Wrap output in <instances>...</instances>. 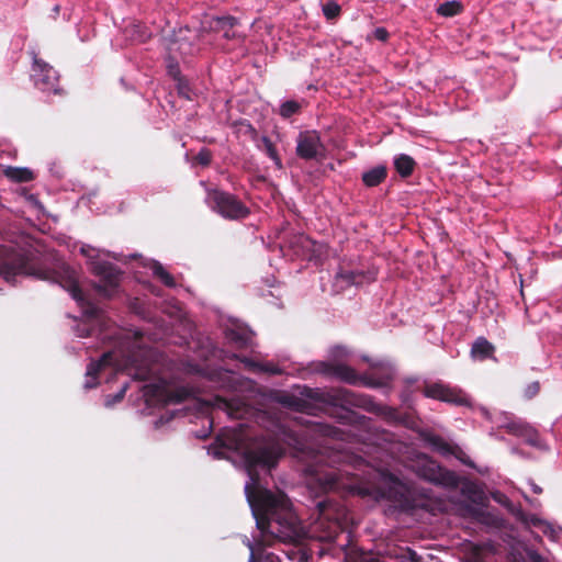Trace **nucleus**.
Wrapping results in <instances>:
<instances>
[{"label": "nucleus", "mask_w": 562, "mask_h": 562, "mask_svg": "<svg viewBox=\"0 0 562 562\" xmlns=\"http://www.w3.org/2000/svg\"><path fill=\"white\" fill-rule=\"evenodd\" d=\"M387 177V168L384 165L375 166L362 173L361 180L368 188L378 187L385 181Z\"/></svg>", "instance_id": "obj_25"}, {"label": "nucleus", "mask_w": 562, "mask_h": 562, "mask_svg": "<svg viewBox=\"0 0 562 562\" xmlns=\"http://www.w3.org/2000/svg\"><path fill=\"white\" fill-rule=\"evenodd\" d=\"M424 441L431 447V449L441 456L448 457L453 450L461 453V448L458 445L447 442L442 437L435 434H425Z\"/></svg>", "instance_id": "obj_22"}, {"label": "nucleus", "mask_w": 562, "mask_h": 562, "mask_svg": "<svg viewBox=\"0 0 562 562\" xmlns=\"http://www.w3.org/2000/svg\"><path fill=\"white\" fill-rule=\"evenodd\" d=\"M307 530L308 529H277L278 532L274 533L271 529H257V535L252 536V541L248 540L247 546L252 555L255 551L270 547L276 541L295 544L301 543V541L307 537Z\"/></svg>", "instance_id": "obj_9"}, {"label": "nucleus", "mask_w": 562, "mask_h": 562, "mask_svg": "<svg viewBox=\"0 0 562 562\" xmlns=\"http://www.w3.org/2000/svg\"><path fill=\"white\" fill-rule=\"evenodd\" d=\"M413 469L417 476L436 485L446 487H459L460 485V477L454 472L441 468L426 456L418 457Z\"/></svg>", "instance_id": "obj_8"}, {"label": "nucleus", "mask_w": 562, "mask_h": 562, "mask_svg": "<svg viewBox=\"0 0 562 562\" xmlns=\"http://www.w3.org/2000/svg\"><path fill=\"white\" fill-rule=\"evenodd\" d=\"M154 277L158 278L166 286L175 288V278L162 267L159 261H154L150 266Z\"/></svg>", "instance_id": "obj_31"}, {"label": "nucleus", "mask_w": 562, "mask_h": 562, "mask_svg": "<svg viewBox=\"0 0 562 562\" xmlns=\"http://www.w3.org/2000/svg\"><path fill=\"white\" fill-rule=\"evenodd\" d=\"M257 148L263 151L274 164L277 169L283 168L282 159L277 150L276 145L268 136H261L257 144Z\"/></svg>", "instance_id": "obj_27"}, {"label": "nucleus", "mask_w": 562, "mask_h": 562, "mask_svg": "<svg viewBox=\"0 0 562 562\" xmlns=\"http://www.w3.org/2000/svg\"><path fill=\"white\" fill-rule=\"evenodd\" d=\"M90 272L98 279L92 283L94 291L104 299H112L120 292L123 271L106 260H91Z\"/></svg>", "instance_id": "obj_7"}, {"label": "nucleus", "mask_w": 562, "mask_h": 562, "mask_svg": "<svg viewBox=\"0 0 562 562\" xmlns=\"http://www.w3.org/2000/svg\"><path fill=\"white\" fill-rule=\"evenodd\" d=\"M192 396V390L186 386H179L167 392L166 402L180 404Z\"/></svg>", "instance_id": "obj_32"}, {"label": "nucleus", "mask_w": 562, "mask_h": 562, "mask_svg": "<svg viewBox=\"0 0 562 562\" xmlns=\"http://www.w3.org/2000/svg\"><path fill=\"white\" fill-rule=\"evenodd\" d=\"M238 24V19L233 15L215 16L210 23V29L214 32H223L226 40H233L236 37L234 27Z\"/></svg>", "instance_id": "obj_21"}, {"label": "nucleus", "mask_w": 562, "mask_h": 562, "mask_svg": "<svg viewBox=\"0 0 562 562\" xmlns=\"http://www.w3.org/2000/svg\"><path fill=\"white\" fill-rule=\"evenodd\" d=\"M509 537L514 540L513 543H509L513 562H547L544 558L529 548L524 541L515 540V537L512 535Z\"/></svg>", "instance_id": "obj_18"}, {"label": "nucleus", "mask_w": 562, "mask_h": 562, "mask_svg": "<svg viewBox=\"0 0 562 562\" xmlns=\"http://www.w3.org/2000/svg\"><path fill=\"white\" fill-rule=\"evenodd\" d=\"M285 246L293 251V255L302 259H312L315 252V241L303 233L291 234Z\"/></svg>", "instance_id": "obj_15"}, {"label": "nucleus", "mask_w": 562, "mask_h": 562, "mask_svg": "<svg viewBox=\"0 0 562 562\" xmlns=\"http://www.w3.org/2000/svg\"><path fill=\"white\" fill-rule=\"evenodd\" d=\"M451 504L442 499H432L430 497H424L419 501H415L412 504V510H422L425 514L436 517L438 514H445L448 512Z\"/></svg>", "instance_id": "obj_20"}, {"label": "nucleus", "mask_w": 562, "mask_h": 562, "mask_svg": "<svg viewBox=\"0 0 562 562\" xmlns=\"http://www.w3.org/2000/svg\"><path fill=\"white\" fill-rule=\"evenodd\" d=\"M81 252H82L83 255H87V251H86V249H85V248H81Z\"/></svg>", "instance_id": "obj_55"}, {"label": "nucleus", "mask_w": 562, "mask_h": 562, "mask_svg": "<svg viewBox=\"0 0 562 562\" xmlns=\"http://www.w3.org/2000/svg\"><path fill=\"white\" fill-rule=\"evenodd\" d=\"M312 486L316 490V493L337 492L344 496L370 495V490L359 485L358 477L356 475L334 468L317 473L312 481Z\"/></svg>", "instance_id": "obj_5"}, {"label": "nucleus", "mask_w": 562, "mask_h": 562, "mask_svg": "<svg viewBox=\"0 0 562 562\" xmlns=\"http://www.w3.org/2000/svg\"><path fill=\"white\" fill-rule=\"evenodd\" d=\"M175 81L177 82L178 94L187 100H192V89L189 81L183 76Z\"/></svg>", "instance_id": "obj_37"}, {"label": "nucleus", "mask_w": 562, "mask_h": 562, "mask_svg": "<svg viewBox=\"0 0 562 562\" xmlns=\"http://www.w3.org/2000/svg\"><path fill=\"white\" fill-rule=\"evenodd\" d=\"M114 359L113 351L104 352L98 361H91L87 367V381L85 383L86 389H93L98 385V374L99 372L112 364Z\"/></svg>", "instance_id": "obj_19"}, {"label": "nucleus", "mask_w": 562, "mask_h": 562, "mask_svg": "<svg viewBox=\"0 0 562 562\" xmlns=\"http://www.w3.org/2000/svg\"><path fill=\"white\" fill-rule=\"evenodd\" d=\"M34 86L43 92H52L58 94L59 88V75L58 72L46 61L38 57H34L31 75Z\"/></svg>", "instance_id": "obj_11"}, {"label": "nucleus", "mask_w": 562, "mask_h": 562, "mask_svg": "<svg viewBox=\"0 0 562 562\" xmlns=\"http://www.w3.org/2000/svg\"><path fill=\"white\" fill-rule=\"evenodd\" d=\"M336 364L329 363V362H318L316 364V371L324 374V375H334Z\"/></svg>", "instance_id": "obj_43"}, {"label": "nucleus", "mask_w": 562, "mask_h": 562, "mask_svg": "<svg viewBox=\"0 0 562 562\" xmlns=\"http://www.w3.org/2000/svg\"><path fill=\"white\" fill-rule=\"evenodd\" d=\"M133 338L134 342L139 341L143 338V333L140 330H134L131 334H126L124 336L119 337V346H124L131 342V339Z\"/></svg>", "instance_id": "obj_42"}, {"label": "nucleus", "mask_w": 562, "mask_h": 562, "mask_svg": "<svg viewBox=\"0 0 562 562\" xmlns=\"http://www.w3.org/2000/svg\"><path fill=\"white\" fill-rule=\"evenodd\" d=\"M374 37L378 41L385 42L389 38V32L384 27H376L374 30Z\"/></svg>", "instance_id": "obj_47"}, {"label": "nucleus", "mask_w": 562, "mask_h": 562, "mask_svg": "<svg viewBox=\"0 0 562 562\" xmlns=\"http://www.w3.org/2000/svg\"><path fill=\"white\" fill-rule=\"evenodd\" d=\"M245 126H246L245 134L249 135L254 142H259L260 137H259L257 130L250 123L245 124Z\"/></svg>", "instance_id": "obj_45"}, {"label": "nucleus", "mask_w": 562, "mask_h": 562, "mask_svg": "<svg viewBox=\"0 0 562 562\" xmlns=\"http://www.w3.org/2000/svg\"><path fill=\"white\" fill-rule=\"evenodd\" d=\"M425 397L441 401L457 406H469L470 400L467 394L457 387H451L441 382L425 384L422 390Z\"/></svg>", "instance_id": "obj_12"}, {"label": "nucleus", "mask_w": 562, "mask_h": 562, "mask_svg": "<svg viewBox=\"0 0 562 562\" xmlns=\"http://www.w3.org/2000/svg\"><path fill=\"white\" fill-rule=\"evenodd\" d=\"M167 72L173 80L182 77L178 61L171 56L167 58Z\"/></svg>", "instance_id": "obj_39"}, {"label": "nucleus", "mask_w": 562, "mask_h": 562, "mask_svg": "<svg viewBox=\"0 0 562 562\" xmlns=\"http://www.w3.org/2000/svg\"><path fill=\"white\" fill-rule=\"evenodd\" d=\"M243 362L246 363V366L254 372H263L272 375H278L282 373L280 367L272 362L261 363L247 358H245Z\"/></svg>", "instance_id": "obj_30"}, {"label": "nucleus", "mask_w": 562, "mask_h": 562, "mask_svg": "<svg viewBox=\"0 0 562 562\" xmlns=\"http://www.w3.org/2000/svg\"><path fill=\"white\" fill-rule=\"evenodd\" d=\"M378 270L369 268L367 270H340L336 274V282H342L345 285H363L375 280Z\"/></svg>", "instance_id": "obj_16"}, {"label": "nucleus", "mask_w": 562, "mask_h": 562, "mask_svg": "<svg viewBox=\"0 0 562 562\" xmlns=\"http://www.w3.org/2000/svg\"><path fill=\"white\" fill-rule=\"evenodd\" d=\"M126 387H123L120 393L116 394L115 400L121 401L125 395Z\"/></svg>", "instance_id": "obj_51"}, {"label": "nucleus", "mask_w": 562, "mask_h": 562, "mask_svg": "<svg viewBox=\"0 0 562 562\" xmlns=\"http://www.w3.org/2000/svg\"><path fill=\"white\" fill-rule=\"evenodd\" d=\"M416 161L413 157L406 154H400L394 158V168L402 178H408L413 175L416 168Z\"/></svg>", "instance_id": "obj_26"}, {"label": "nucleus", "mask_w": 562, "mask_h": 562, "mask_svg": "<svg viewBox=\"0 0 562 562\" xmlns=\"http://www.w3.org/2000/svg\"><path fill=\"white\" fill-rule=\"evenodd\" d=\"M217 401L221 402L226 409H228V411L233 409L232 404L227 400L217 397Z\"/></svg>", "instance_id": "obj_49"}, {"label": "nucleus", "mask_w": 562, "mask_h": 562, "mask_svg": "<svg viewBox=\"0 0 562 562\" xmlns=\"http://www.w3.org/2000/svg\"><path fill=\"white\" fill-rule=\"evenodd\" d=\"M226 336L231 341L237 344L239 347H245L249 340V337L246 333H240L234 329L228 330Z\"/></svg>", "instance_id": "obj_38"}, {"label": "nucleus", "mask_w": 562, "mask_h": 562, "mask_svg": "<svg viewBox=\"0 0 562 562\" xmlns=\"http://www.w3.org/2000/svg\"><path fill=\"white\" fill-rule=\"evenodd\" d=\"M299 394L305 400L313 402L341 407H361L369 411L372 401L367 395L356 394L355 392L345 387H330V389H312L308 386H297Z\"/></svg>", "instance_id": "obj_4"}, {"label": "nucleus", "mask_w": 562, "mask_h": 562, "mask_svg": "<svg viewBox=\"0 0 562 562\" xmlns=\"http://www.w3.org/2000/svg\"><path fill=\"white\" fill-rule=\"evenodd\" d=\"M495 346L485 337H477L471 347V357L474 360L484 361L494 359Z\"/></svg>", "instance_id": "obj_23"}, {"label": "nucleus", "mask_w": 562, "mask_h": 562, "mask_svg": "<svg viewBox=\"0 0 562 562\" xmlns=\"http://www.w3.org/2000/svg\"><path fill=\"white\" fill-rule=\"evenodd\" d=\"M450 456L456 457L458 460H460L463 464H467L469 467H472L473 464L470 462L468 454L461 449V453L457 452V450L450 453Z\"/></svg>", "instance_id": "obj_46"}, {"label": "nucleus", "mask_w": 562, "mask_h": 562, "mask_svg": "<svg viewBox=\"0 0 562 562\" xmlns=\"http://www.w3.org/2000/svg\"><path fill=\"white\" fill-rule=\"evenodd\" d=\"M530 485H531L533 493H536V494L542 493V488L540 486H538L536 483L531 482Z\"/></svg>", "instance_id": "obj_50"}, {"label": "nucleus", "mask_w": 562, "mask_h": 562, "mask_svg": "<svg viewBox=\"0 0 562 562\" xmlns=\"http://www.w3.org/2000/svg\"><path fill=\"white\" fill-rule=\"evenodd\" d=\"M12 262V269L15 271H26L30 277L40 280L50 281L59 284L64 290L69 292L71 297L83 308L85 314L90 318H99L101 310L90 302L79 285L78 273L69 265L61 262L55 268L48 269L42 267L38 262H29L23 257H15Z\"/></svg>", "instance_id": "obj_2"}, {"label": "nucleus", "mask_w": 562, "mask_h": 562, "mask_svg": "<svg viewBox=\"0 0 562 562\" xmlns=\"http://www.w3.org/2000/svg\"><path fill=\"white\" fill-rule=\"evenodd\" d=\"M212 151L209 148H202L196 156L194 157V160L198 165L202 167H207L212 162Z\"/></svg>", "instance_id": "obj_40"}, {"label": "nucleus", "mask_w": 562, "mask_h": 562, "mask_svg": "<svg viewBox=\"0 0 562 562\" xmlns=\"http://www.w3.org/2000/svg\"><path fill=\"white\" fill-rule=\"evenodd\" d=\"M277 402L281 405L291 408L296 412H307L311 408V404L305 401L301 395L297 396L292 393L282 392L277 397Z\"/></svg>", "instance_id": "obj_24"}, {"label": "nucleus", "mask_w": 562, "mask_h": 562, "mask_svg": "<svg viewBox=\"0 0 562 562\" xmlns=\"http://www.w3.org/2000/svg\"><path fill=\"white\" fill-rule=\"evenodd\" d=\"M282 454L283 449L274 441L260 442L244 451L250 477V482L245 486V494L256 519V527H270L271 522L280 527H297L289 497L282 492L273 493L260 486L258 469L270 471L278 464Z\"/></svg>", "instance_id": "obj_1"}, {"label": "nucleus", "mask_w": 562, "mask_h": 562, "mask_svg": "<svg viewBox=\"0 0 562 562\" xmlns=\"http://www.w3.org/2000/svg\"><path fill=\"white\" fill-rule=\"evenodd\" d=\"M428 524H429V525L443 524V521H432V520H430V521H428Z\"/></svg>", "instance_id": "obj_52"}, {"label": "nucleus", "mask_w": 562, "mask_h": 562, "mask_svg": "<svg viewBox=\"0 0 562 562\" xmlns=\"http://www.w3.org/2000/svg\"><path fill=\"white\" fill-rule=\"evenodd\" d=\"M445 524H446V527H452V521H450V520H447Z\"/></svg>", "instance_id": "obj_53"}, {"label": "nucleus", "mask_w": 562, "mask_h": 562, "mask_svg": "<svg viewBox=\"0 0 562 562\" xmlns=\"http://www.w3.org/2000/svg\"><path fill=\"white\" fill-rule=\"evenodd\" d=\"M492 498L505 507L519 522L526 527L530 525L540 527H552L548 521L543 520L538 514H526L519 505L513 503L507 495L499 491L491 493Z\"/></svg>", "instance_id": "obj_13"}, {"label": "nucleus", "mask_w": 562, "mask_h": 562, "mask_svg": "<svg viewBox=\"0 0 562 562\" xmlns=\"http://www.w3.org/2000/svg\"><path fill=\"white\" fill-rule=\"evenodd\" d=\"M323 150L324 146L318 132L312 130L299 133L295 148L299 158L313 160L316 159Z\"/></svg>", "instance_id": "obj_14"}, {"label": "nucleus", "mask_w": 562, "mask_h": 562, "mask_svg": "<svg viewBox=\"0 0 562 562\" xmlns=\"http://www.w3.org/2000/svg\"><path fill=\"white\" fill-rule=\"evenodd\" d=\"M205 202L213 212L228 221H243L250 215L249 207L237 195L217 188L206 190Z\"/></svg>", "instance_id": "obj_6"}, {"label": "nucleus", "mask_w": 562, "mask_h": 562, "mask_svg": "<svg viewBox=\"0 0 562 562\" xmlns=\"http://www.w3.org/2000/svg\"><path fill=\"white\" fill-rule=\"evenodd\" d=\"M322 11L324 16L328 20L337 19L341 13V7L335 2V0H329L328 2L322 5Z\"/></svg>", "instance_id": "obj_35"}, {"label": "nucleus", "mask_w": 562, "mask_h": 562, "mask_svg": "<svg viewBox=\"0 0 562 562\" xmlns=\"http://www.w3.org/2000/svg\"><path fill=\"white\" fill-rule=\"evenodd\" d=\"M461 11L462 5L458 1H446L441 3L437 9V13L442 16H454Z\"/></svg>", "instance_id": "obj_34"}, {"label": "nucleus", "mask_w": 562, "mask_h": 562, "mask_svg": "<svg viewBox=\"0 0 562 562\" xmlns=\"http://www.w3.org/2000/svg\"><path fill=\"white\" fill-rule=\"evenodd\" d=\"M360 383H362L363 385H366L368 387H380L383 385L381 382H379L376 380L366 379V378H361Z\"/></svg>", "instance_id": "obj_48"}, {"label": "nucleus", "mask_w": 562, "mask_h": 562, "mask_svg": "<svg viewBox=\"0 0 562 562\" xmlns=\"http://www.w3.org/2000/svg\"><path fill=\"white\" fill-rule=\"evenodd\" d=\"M333 376H336L340 381L351 385H357L361 381V376L357 373V371L353 368L342 363L336 364Z\"/></svg>", "instance_id": "obj_29"}, {"label": "nucleus", "mask_w": 562, "mask_h": 562, "mask_svg": "<svg viewBox=\"0 0 562 562\" xmlns=\"http://www.w3.org/2000/svg\"><path fill=\"white\" fill-rule=\"evenodd\" d=\"M548 531H549V536L552 537L553 532H554V529H548Z\"/></svg>", "instance_id": "obj_54"}, {"label": "nucleus", "mask_w": 562, "mask_h": 562, "mask_svg": "<svg viewBox=\"0 0 562 562\" xmlns=\"http://www.w3.org/2000/svg\"><path fill=\"white\" fill-rule=\"evenodd\" d=\"M312 517L318 527H329L330 522L336 524V527H348L349 524V513L346 506L329 497L316 503Z\"/></svg>", "instance_id": "obj_10"}, {"label": "nucleus", "mask_w": 562, "mask_h": 562, "mask_svg": "<svg viewBox=\"0 0 562 562\" xmlns=\"http://www.w3.org/2000/svg\"><path fill=\"white\" fill-rule=\"evenodd\" d=\"M461 495L464 501L458 504L460 516L469 518L485 527H503L497 517L490 513L487 497L477 484L471 481H463L460 485Z\"/></svg>", "instance_id": "obj_3"}, {"label": "nucleus", "mask_w": 562, "mask_h": 562, "mask_svg": "<svg viewBox=\"0 0 562 562\" xmlns=\"http://www.w3.org/2000/svg\"><path fill=\"white\" fill-rule=\"evenodd\" d=\"M19 256L25 258L29 262H34V259L30 255L16 251L9 252L3 257H0V277L9 283H13L18 276H30L26 271H15V269H11L12 271H9V268H13L11 261Z\"/></svg>", "instance_id": "obj_17"}, {"label": "nucleus", "mask_w": 562, "mask_h": 562, "mask_svg": "<svg viewBox=\"0 0 562 562\" xmlns=\"http://www.w3.org/2000/svg\"><path fill=\"white\" fill-rule=\"evenodd\" d=\"M302 110V104L295 100L284 101L279 108V114L283 119H290L291 116L299 114Z\"/></svg>", "instance_id": "obj_33"}, {"label": "nucleus", "mask_w": 562, "mask_h": 562, "mask_svg": "<svg viewBox=\"0 0 562 562\" xmlns=\"http://www.w3.org/2000/svg\"><path fill=\"white\" fill-rule=\"evenodd\" d=\"M540 390H541L540 382L539 381H533V382L529 383L524 389V397L526 400H531V398L536 397L540 393Z\"/></svg>", "instance_id": "obj_41"}, {"label": "nucleus", "mask_w": 562, "mask_h": 562, "mask_svg": "<svg viewBox=\"0 0 562 562\" xmlns=\"http://www.w3.org/2000/svg\"><path fill=\"white\" fill-rule=\"evenodd\" d=\"M530 428L531 427L529 425L520 422H513L506 425L507 432L518 437H524L528 431H530Z\"/></svg>", "instance_id": "obj_36"}, {"label": "nucleus", "mask_w": 562, "mask_h": 562, "mask_svg": "<svg viewBox=\"0 0 562 562\" xmlns=\"http://www.w3.org/2000/svg\"><path fill=\"white\" fill-rule=\"evenodd\" d=\"M522 438H525V440L530 445V446H533V447H538L539 443H540V437H539V434L537 432L536 429H533L532 427L530 428V431H528Z\"/></svg>", "instance_id": "obj_44"}, {"label": "nucleus", "mask_w": 562, "mask_h": 562, "mask_svg": "<svg viewBox=\"0 0 562 562\" xmlns=\"http://www.w3.org/2000/svg\"><path fill=\"white\" fill-rule=\"evenodd\" d=\"M4 176L18 183L30 182L34 180V172L25 167H12L9 166L4 169Z\"/></svg>", "instance_id": "obj_28"}]
</instances>
